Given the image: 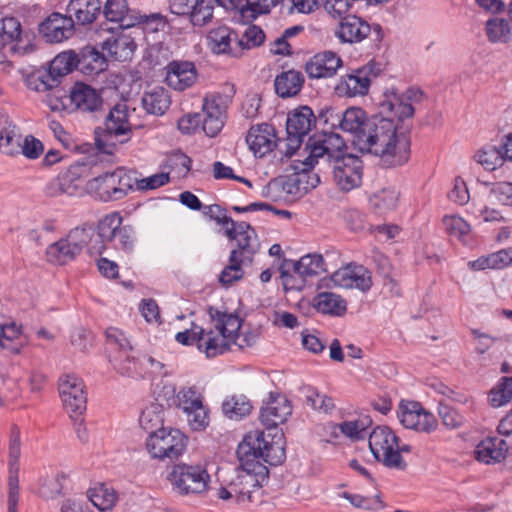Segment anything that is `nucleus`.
<instances>
[{"label": "nucleus", "mask_w": 512, "mask_h": 512, "mask_svg": "<svg viewBox=\"0 0 512 512\" xmlns=\"http://www.w3.org/2000/svg\"><path fill=\"white\" fill-rule=\"evenodd\" d=\"M326 114H330L332 118H335L341 130L354 134L355 145L358 136L364 130L366 121L370 118L367 117L366 112L359 107H351L346 109L343 113H337L335 115L334 110L330 109L326 111Z\"/></svg>", "instance_id": "obj_27"}, {"label": "nucleus", "mask_w": 512, "mask_h": 512, "mask_svg": "<svg viewBox=\"0 0 512 512\" xmlns=\"http://www.w3.org/2000/svg\"><path fill=\"white\" fill-rule=\"evenodd\" d=\"M164 408L159 403H151L145 407L139 417L140 426L148 431H155L163 428Z\"/></svg>", "instance_id": "obj_46"}, {"label": "nucleus", "mask_w": 512, "mask_h": 512, "mask_svg": "<svg viewBox=\"0 0 512 512\" xmlns=\"http://www.w3.org/2000/svg\"><path fill=\"white\" fill-rule=\"evenodd\" d=\"M136 25H141L145 30L156 32L165 27L166 21L164 17L159 13L147 15L136 12L133 27Z\"/></svg>", "instance_id": "obj_58"}, {"label": "nucleus", "mask_w": 512, "mask_h": 512, "mask_svg": "<svg viewBox=\"0 0 512 512\" xmlns=\"http://www.w3.org/2000/svg\"><path fill=\"white\" fill-rule=\"evenodd\" d=\"M474 159L487 171H494L505 162L502 149L493 145H486L479 149L475 153Z\"/></svg>", "instance_id": "obj_45"}, {"label": "nucleus", "mask_w": 512, "mask_h": 512, "mask_svg": "<svg viewBox=\"0 0 512 512\" xmlns=\"http://www.w3.org/2000/svg\"><path fill=\"white\" fill-rule=\"evenodd\" d=\"M371 32V26L355 15L343 17L335 31L336 37L341 43H359Z\"/></svg>", "instance_id": "obj_23"}, {"label": "nucleus", "mask_w": 512, "mask_h": 512, "mask_svg": "<svg viewBox=\"0 0 512 512\" xmlns=\"http://www.w3.org/2000/svg\"><path fill=\"white\" fill-rule=\"evenodd\" d=\"M21 135L13 120L0 114V152L13 156L20 153Z\"/></svg>", "instance_id": "obj_29"}, {"label": "nucleus", "mask_w": 512, "mask_h": 512, "mask_svg": "<svg viewBox=\"0 0 512 512\" xmlns=\"http://www.w3.org/2000/svg\"><path fill=\"white\" fill-rule=\"evenodd\" d=\"M425 94L418 88H409L400 94L395 88L386 89L378 103L382 114L394 115L398 121L412 118L414 115L413 103H420Z\"/></svg>", "instance_id": "obj_7"}, {"label": "nucleus", "mask_w": 512, "mask_h": 512, "mask_svg": "<svg viewBox=\"0 0 512 512\" xmlns=\"http://www.w3.org/2000/svg\"><path fill=\"white\" fill-rule=\"evenodd\" d=\"M237 456L241 467L226 486L219 488L217 495L222 500L234 499L237 504L247 506L260 500V488L267 480L266 468L259 464V459L274 466L285 460L283 433L250 431L238 445Z\"/></svg>", "instance_id": "obj_1"}, {"label": "nucleus", "mask_w": 512, "mask_h": 512, "mask_svg": "<svg viewBox=\"0 0 512 512\" xmlns=\"http://www.w3.org/2000/svg\"><path fill=\"white\" fill-rule=\"evenodd\" d=\"M75 32V21L71 15L51 13L39 25V33L48 43H61L71 38Z\"/></svg>", "instance_id": "obj_17"}, {"label": "nucleus", "mask_w": 512, "mask_h": 512, "mask_svg": "<svg viewBox=\"0 0 512 512\" xmlns=\"http://www.w3.org/2000/svg\"><path fill=\"white\" fill-rule=\"evenodd\" d=\"M341 58L332 51H324L314 55L305 65V71L310 78H329L336 74L341 67Z\"/></svg>", "instance_id": "obj_22"}, {"label": "nucleus", "mask_w": 512, "mask_h": 512, "mask_svg": "<svg viewBox=\"0 0 512 512\" xmlns=\"http://www.w3.org/2000/svg\"><path fill=\"white\" fill-rule=\"evenodd\" d=\"M259 241L255 230L246 222L238 223V237L236 239V248L231 252H236V259L243 263L251 264L254 255L259 249Z\"/></svg>", "instance_id": "obj_25"}, {"label": "nucleus", "mask_w": 512, "mask_h": 512, "mask_svg": "<svg viewBox=\"0 0 512 512\" xmlns=\"http://www.w3.org/2000/svg\"><path fill=\"white\" fill-rule=\"evenodd\" d=\"M165 69V81L174 90L183 91L191 87L196 81L197 72L192 62L172 61Z\"/></svg>", "instance_id": "obj_21"}, {"label": "nucleus", "mask_w": 512, "mask_h": 512, "mask_svg": "<svg viewBox=\"0 0 512 512\" xmlns=\"http://www.w3.org/2000/svg\"><path fill=\"white\" fill-rule=\"evenodd\" d=\"M252 407L250 400L243 394L228 396L222 403L223 414L236 421L249 415Z\"/></svg>", "instance_id": "obj_41"}, {"label": "nucleus", "mask_w": 512, "mask_h": 512, "mask_svg": "<svg viewBox=\"0 0 512 512\" xmlns=\"http://www.w3.org/2000/svg\"><path fill=\"white\" fill-rule=\"evenodd\" d=\"M305 150L309 152L307 160L315 163L323 160L330 164L335 159L346 155V144L339 134L323 132L309 137Z\"/></svg>", "instance_id": "obj_10"}, {"label": "nucleus", "mask_w": 512, "mask_h": 512, "mask_svg": "<svg viewBox=\"0 0 512 512\" xmlns=\"http://www.w3.org/2000/svg\"><path fill=\"white\" fill-rule=\"evenodd\" d=\"M369 448L375 459L386 467L405 470L407 467L403 457L399 454L398 438L386 426L374 428L369 436Z\"/></svg>", "instance_id": "obj_5"}, {"label": "nucleus", "mask_w": 512, "mask_h": 512, "mask_svg": "<svg viewBox=\"0 0 512 512\" xmlns=\"http://www.w3.org/2000/svg\"><path fill=\"white\" fill-rule=\"evenodd\" d=\"M59 176L63 195L79 196L83 193V188L79 184V180L76 177V172L73 168H70L67 172Z\"/></svg>", "instance_id": "obj_64"}, {"label": "nucleus", "mask_w": 512, "mask_h": 512, "mask_svg": "<svg viewBox=\"0 0 512 512\" xmlns=\"http://www.w3.org/2000/svg\"><path fill=\"white\" fill-rule=\"evenodd\" d=\"M177 342L183 345L197 344L200 351H204L208 358L215 357L226 352L232 342L221 334L215 335L212 330L205 332V330L192 324L190 329L178 332L175 336Z\"/></svg>", "instance_id": "obj_9"}, {"label": "nucleus", "mask_w": 512, "mask_h": 512, "mask_svg": "<svg viewBox=\"0 0 512 512\" xmlns=\"http://www.w3.org/2000/svg\"><path fill=\"white\" fill-rule=\"evenodd\" d=\"M280 276L285 290H301L305 286L306 279L297 275L292 269V260H284L280 268Z\"/></svg>", "instance_id": "obj_53"}, {"label": "nucleus", "mask_w": 512, "mask_h": 512, "mask_svg": "<svg viewBox=\"0 0 512 512\" xmlns=\"http://www.w3.org/2000/svg\"><path fill=\"white\" fill-rule=\"evenodd\" d=\"M315 164V162L307 160V157L303 161H294V173L292 175L296 178L303 195L317 187L320 183L319 175L312 171Z\"/></svg>", "instance_id": "obj_38"}, {"label": "nucleus", "mask_w": 512, "mask_h": 512, "mask_svg": "<svg viewBox=\"0 0 512 512\" xmlns=\"http://www.w3.org/2000/svg\"><path fill=\"white\" fill-rule=\"evenodd\" d=\"M331 281L341 288H357L367 291L372 285L370 272L362 265L348 264L331 275Z\"/></svg>", "instance_id": "obj_20"}, {"label": "nucleus", "mask_w": 512, "mask_h": 512, "mask_svg": "<svg viewBox=\"0 0 512 512\" xmlns=\"http://www.w3.org/2000/svg\"><path fill=\"white\" fill-rule=\"evenodd\" d=\"M235 33L228 27L221 26L213 29L208 34V40L211 50L214 53H228L230 51L231 36Z\"/></svg>", "instance_id": "obj_52"}, {"label": "nucleus", "mask_w": 512, "mask_h": 512, "mask_svg": "<svg viewBox=\"0 0 512 512\" xmlns=\"http://www.w3.org/2000/svg\"><path fill=\"white\" fill-rule=\"evenodd\" d=\"M128 117V107L125 103H118L110 109L104 127L95 131V144L100 151L111 154L112 147L107 143L109 138L130 132L131 125Z\"/></svg>", "instance_id": "obj_11"}, {"label": "nucleus", "mask_w": 512, "mask_h": 512, "mask_svg": "<svg viewBox=\"0 0 512 512\" xmlns=\"http://www.w3.org/2000/svg\"><path fill=\"white\" fill-rule=\"evenodd\" d=\"M372 420L366 416L353 421H344L338 424L336 427L339 428L341 433L351 439L364 438V432L371 425Z\"/></svg>", "instance_id": "obj_55"}, {"label": "nucleus", "mask_w": 512, "mask_h": 512, "mask_svg": "<svg viewBox=\"0 0 512 512\" xmlns=\"http://www.w3.org/2000/svg\"><path fill=\"white\" fill-rule=\"evenodd\" d=\"M51 90L52 92L49 93L45 99V102L50 110L54 112H72L70 104V93L67 94L64 89L58 88V86L53 87Z\"/></svg>", "instance_id": "obj_54"}, {"label": "nucleus", "mask_w": 512, "mask_h": 512, "mask_svg": "<svg viewBox=\"0 0 512 512\" xmlns=\"http://www.w3.org/2000/svg\"><path fill=\"white\" fill-rule=\"evenodd\" d=\"M76 395L70 398V404L63 402V406L71 419L77 420L86 411L87 397L84 390H77Z\"/></svg>", "instance_id": "obj_59"}, {"label": "nucleus", "mask_w": 512, "mask_h": 512, "mask_svg": "<svg viewBox=\"0 0 512 512\" xmlns=\"http://www.w3.org/2000/svg\"><path fill=\"white\" fill-rule=\"evenodd\" d=\"M293 272L305 279L327 271L325 260L321 254L311 253L292 261Z\"/></svg>", "instance_id": "obj_39"}, {"label": "nucleus", "mask_w": 512, "mask_h": 512, "mask_svg": "<svg viewBox=\"0 0 512 512\" xmlns=\"http://www.w3.org/2000/svg\"><path fill=\"white\" fill-rule=\"evenodd\" d=\"M187 438L178 429L161 428L149 432L146 449L151 457L159 460L178 458L186 448Z\"/></svg>", "instance_id": "obj_6"}, {"label": "nucleus", "mask_w": 512, "mask_h": 512, "mask_svg": "<svg viewBox=\"0 0 512 512\" xmlns=\"http://www.w3.org/2000/svg\"><path fill=\"white\" fill-rule=\"evenodd\" d=\"M170 105V97L163 87H154L142 96V106L149 114L162 115Z\"/></svg>", "instance_id": "obj_40"}, {"label": "nucleus", "mask_w": 512, "mask_h": 512, "mask_svg": "<svg viewBox=\"0 0 512 512\" xmlns=\"http://www.w3.org/2000/svg\"><path fill=\"white\" fill-rule=\"evenodd\" d=\"M512 399V376L511 377H502L500 378L497 385L491 389L488 401L489 404L498 408L503 405H506Z\"/></svg>", "instance_id": "obj_49"}, {"label": "nucleus", "mask_w": 512, "mask_h": 512, "mask_svg": "<svg viewBox=\"0 0 512 512\" xmlns=\"http://www.w3.org/2000/svg\"><path fill=\"white\" fill-rule=\"evenodd\" d=\"M512 263V248L482 256L469 263L473 270L501 269Z\"/></svg>", "instance_id": "obj_43"}, {"label": "nucleus", "mask_w": 512, "mask_h": 512, "mask_svg": "<svg viewBox=\"0 0 512 512\" xmlns=\"http://www.w3.org/2000/svg\"><path fill=\"white\" fill-rule=\"evenodd\" d=\"M486 34L492 43H507L511 39V28L507 20L492 18L486 23Z\"/></svg>", "instance_id": "obj_50"}, {"label": "nucleus", "mask_w": 512, "mask_h": 512, "mask_svg": "<svg viewBox=\"0 0 512 512\" xmlns=\"http://www.w3.org/2000/svg\"><path fill=\"white\" fill-rule=\"evenodd\" d=\"M77 69L76 53L73 51L58 54L50 64L49 71L42 79L43 89H52L59 85V78Z\"/></svg>", "instance_id": "obj_24"}, {"label": "nucleus", "mask_w": 512, "mask_h": 512, "mask_svg": "<svg viewBox=\"0 0 512 512\" xmlns=\"http://www.w3.org/2000/svg\"><path fill=\"white\" fill-rule=\"evenodd\" d=\"M77 390H84V384L81 379L74 375H67L65 378L60 379L59 393L62 402H68L70 404V398L72 395H76Z\"/></svg>", "instance_id": "obj_60"}, {"label": "nucleus", "mask_w": 512, "mask_h": 512, "mask_svg": "<svg viewBox=\"0 0 512 512\" xmlns=\"http://www.w3.org/2000/svg\"><path fill=\"white\" fill-rule=\"evenodd\" d=\"M292 413L291 402L279 393L271 392L260 410L259 419L268 429L284 423Z\"/></svg>", "instance_id": "obj_18"}, {"label": "nucleus", "mask_w": 512, "mask_h": 512, "mask_svg": "<svg viewBox=\"0 0 512 512\" xmlns=\"http://www.w3.org/2000/svg\"><path fill=\"white\" fill-rule=\"evenodd\" d=\"M167 479L179 495H200L208 489L210 475L202 465L178 463L172 467Z\"/></svg>", "instance_id": "obj_4"}, {"label": "nucleus", "mask_w": 512, "mask_h": 512, "mask_svg": "<svg viewBox=\"0 0 512 512\" xmlns=\"http://www.w3.org/2000/svg\"><path fill=\"white\" fill-rule=\"evenodd\" d=\"M81 252L75 243L65 236L47 247L46 255L49 262L64 265L73 261Z\"/></svg>", "instance_id": "obj_37"}, {"label": "nucleus", "mask_w": 512, "mask_h": 512, "mask_svg": "<svg viewBox=\"0 0 512 512\" xmlns=\"http://www.w3.org/2000/svg\"><path fill=\"white\" fill-rule=\"evenodd\" d=\"M244 263L236 259V252H231L229 257V265L226 266L220 274V282L223 285H230L234 281L243 277L242 265Z\"/></svg>", "instance_id": "obj_56"}, {"label": "nucleus", "mask_w": 512, "mask_h": 512, "mask_svg": "<svg viewBox=\"0 0 512 512\" xmlns=\"http://www.w3.org/2000/svg\"><path fill=\"white\" fill-rule=\"evenodd\" d=\"M20 42H22L20 22L14 17L0 19V50L12 43H15L12 50H16Z\"/></svg>", "instance_id": "obj_44"}, {"label": "nucleus", "mask_w": 512, "mask_h": 512, "mask_svg": "<svg viewBox=\"0 0 512 512\" xmlns=\"http://www.w3.org/2000/svg\"><path fill=\"white\" fill-rule=\"evenodd\" d=\"M394 115L379 113L366 121L364 130L356 140L362 153L379 157L383 167L391 168L405 164L410 157V142L398 133L399 123Z\"/></svg>", "instance_id": "obj_2"}, {"label": "nucleus", "mask_w": 512, "mask_h": 512, "mask_svg": "<svg viewBox=\"0 0 512 512\" xmlns=\"http://www.w3.org/2000/svg\"><path fill=\"white\" fill-rule=\"evenodd\" d=\"M507 451L508 446L504 439L489 437L477 445L474 453L478 461L490 464L504 459Z\"/></svg>", "instance_id": "obj_33"}, {"label": "nucleus", "mask_w": 512, "mask_h": 512, "mask_svg": "<svg viewBox=\"0 0 512 512\" xmlns=\"http://www.w3.org/2000/svg\"><path fill=\"white\" fill-rule=\"evenodd\" d=\"M281 141L283 139L276 138L275 128L267 123L252 126L246 136L249 148L258 157H263L277 145L284 144Z\"/></svg>", "instance_id": "obj_19"}, {"label": "nucleus", "mask_w": 512, "mask_h": 512, "mask_svg": "<svg viewBox=\"0 0 512 512\" xmlns=\"http://www.w3.org/2000/svg\"><path fill=\"white\" fill-rule=\"evenodd\" d=\"M114 368L122 376L134 378L141 375L138 363L126 353L120 354Z\"/></svg>", "instance_id": "obj_62"}, {"label": "nucleus", "mask_w": 512, "mask_h": 512, "mask_svg": "<svg viewBox=\"0 0 512 512\" xmlns=\"http://www.w3.org/2000/svg\"><path fill=\"white\" fill-rule=\"evenodd\" d=\"M231 97L219 93L206 96L203 101L202 129L209 137H215L223 128L226 110Z\"/></svg>", "instance_id": "obj_15"}, {"label": "nucleus", "mask_w": 512, "mask_h": 512, "mask_svg": "<svg viewBox=\"0 0 512 512\" xmlns=\"http://www.w3.org/2000/svg\"><path fill=\"white\" fill-rule=\"evenodd\" d=\"M176 405L182 409L193 430H203L209 423L203 397L195 387H183L176 395Z\"/></svg>", "instance_id": "obj_13"}, {"label": "nucleus", "mask_w": 512, "mask_h": 512, "mask_svg": "<svg viewBox=\"0 0 512 512\" xmlns=\"http://www.w3.org/2000/svg\"><path fill=\"white\" fill-rule=\"evenodd\" d=\"M102 98L96 89L83 83H76L70 91L72 111L94 112L102 106Z\"/></svg>", "instance_id": "obj_26"}, {"label": "nucleus", "mask_w": 512, "mask_h": 512, "mask_svg": "<svg viewBox=\"0 0 512 512\" xmlns=\"http://www.w3.org/2000/svg\"><path fill=\"white\" fill-rule=\"evenodd\" d=\"M336 186L345 192L358 188L362 183L363 163L357 156L346 154L330 162Z\"/></svg>", "instance_id": "obj_14"}, {"label": "nucleus", "mask_w": 512, "mask_h": 512, "mask_svg": "<svg viewBox=\"0 0 512 512\" xmlns=\"http://www.w3.org/2000/svg\"><path fill=\"white\" fill-rule=\"evenodd\" d=\"M398 418L405 428L419 432L430 433L438 426L435 416L423 409L420 403L414 401H401Z\"/></svg>", "instance_id": "obj_16"}, {"label": "nucleus", "mask_w": 512, "mask_h": 512, "mask_svg": "<svg viewBox=\"0 0 512 512\" xmlns=\"http://www.w3.org/2000/svg\"><path fill=\"white\" fill-rule=\"evenodd\" d=\"M380 72V65L370 61L366 65L342 76L335 90L340 96L355 97L366 95L372 80L377 78Z\"/></svg>", "instance_id": "obj_12"}, {"label": "nucleus", "mask_w": 512, "mask_h": 512, "mask_svg": "<svg viewBox=\"0 0 512 512\" xmlns=\"http://www.w3.org/2000/svg\"><path fill=\"white\" fill-rule=\"evenodd\" d=\"M316 123V117L308 106H300L288 113L286 121L287 137L283 139L286 156H291L300 147L303 138Z\"/></svg>", "instance_id": "obj_8"}, {"label": "nucleus", "mask_w": 512, "mask_h": 512, "mask_svg": "<svg viewBox=\"0 0 512 512\" xmlns=\"http://www.w3.org/2000/svg\"><path fill=\"white\" fill-rule=\"evenodd\" d=\"M399 200V193L394 188H383L369 198L370 207L377 214H386L394 210Z\"/></svg>", "instance_id": "obj_42"}, {"label": "nucleus", "mask_w": 512, "mask_h": 512, "mask_svg": "<svg viewBox=\"0 0 512 512\" xmlns=\"http://www.w3.org/2000/svg\"><path fill=\"white\" fill-rule=\"evenodd\" d=\"M443 224L448 234L459 239L468 235L470 232V225L459 216H445L443 218Z\"/></svg>", "instance_id": "obj_63"}, {"label": "nucleus", "mask_w": 512, "mask_h": 512, "mask_svg": "<svg viewBox=\"0 0 512 512\" xmlns=\"http://www.w3.org/2000/svg\"><path fill=\"white\" fill-rule=\"evenodd\" d=\"M94 236V229L91 225L83 224L81 226H77L69 231L66 237L69 241L75 243L77 248L82 253L84 248L88 247V244L91 242Z\"/></svg>", "instance_id": "obj_57"}, {"label": "nucleus", "mask_w": 512, "mask_h": 512, "mask_svg": "<svg viewBox=\"0 0 512 512\" xmlns=\"http://www.w3.org/2000/svg\"><path fill=\"white\" fill-rule=\"evenodd\" d=\"M208 313L214 321V327L217 332L225 336L232 343L236 342V338L239 335V330L242 325V321L238 315L221 312L213 307H209Z\"/></svg>", "instance_id": "obj_32"}, {"label": "nucleus", "mask_w": 512, "mask_h": 512, "mask_svg": "<svg viewBox=\"0 0 512 512\" xmlns=\"http://www.w3.org/2000/svg\"><path fill=\"white\" fill-rule=\"evenodd\" d=\"M122 222L123 218L117 212L110 213L102 218L97 225V235L100 238V244L89 247V254H102L106 249L105 243L116 240Z\"/></svg>", "instance_id": "obj_28"}, {"label": "nucleus", "mask_w": 512, "mask_h": 512, "mask_svg": "<svg viewBox=\"0 0 512 512\" xmlns=\"http://www.w3.org/2000/svg\"><path fill=\"white\" fill-rule=\"evenodd\" d=\"M216 0H195L189 14L190 21L194 26H203L211 21Z\"/></svg>", "instance_id": "obj_51"}, {"label": "nucleus", "mask_w": 512, "mask_h": 512, "mask_svg": "<svg viewBox=\"0 0 512 512\" xmlns=\"http://www.w3.org/2000/svg\"><path fill=\"white\" fill-rule=\"evenodd\" d=\"M136 48L134 40L127 35H110L103 43L102 50L116 61L130 59Z\"/></svg>", "instance_id": "obj_34"}, {"label": "nucleus", "mask_w": 512, "mask_h": 512, "mask_svg": "<svg viewBox=\"0 0 512 512\" xmlns=\"http://www.w3.org/2000/svg\"><path fill=\"white\" fill-rule=\"evenodd\" d=\"M21 330L16 323L0 325V346L13 354H19L23 347Z\"/></svg>", "instance_id": "obj_47"}, {"label": "nucleus", "mask_w": 512, "mask_h": 512, "mask_svg": "<svg viewBox=\"0 0 512 512\" xmlns=\"http://www.w3.org/2000/svg\"><path fill=\"white\" fill-rule=\"evenodd\" d=\"M438 414L443 425L448 429L460 428L465 421V418L458 411L442 402L439 404Z\"/></svg>", "instance_id": "obj_61"}, {"label": "nucleus", "mask_w": 512, "mask_h": 512, "mask_svg": "<svg viewBox=\"0 0 512 512\" xmlns=\"http://www.w3.org/2000/svg\"><path fill=\"white\" fill-rule=\"evenodd\" d=\"M77 69L84 74H98L106 69V56L96 47L87 45L76 53Z\"/></svg>", "instance_id": "obj_31"}, {"label": "nucleus", "mask_w": 512, "mask_h": 512, "mask_svg": "<svg viewBox=\"0 0 512 512\" xmlns=\"http://www.w3.org/2000/svg\"><path fill=\"white\" fill-rule=\"evenodd\" d=\"M134 172L117 168L87 182V191L97 199L107 202L124 198L135 186Z\"/></svg>", "instance_id": "obj_3"}, {"label": "nucleus", "mask_w": 512, "mask_h": 512, "mask_svg": "<svg viewBox=\"0 0 512 512\" xmlns=\"http://www.w3.org/2000/svg\"><path fill=\"white\" fill-rule=\"evenodd\" d=\"M101 12L108 21L118 22L122 28H130L133 27L137 11L130 10L126 0H107Z\"/></svg>", "instance_id": "obj_36"}, {"label": "nucleus", "mask_w": 512, "mask_h": 512, "mask_svg": "<svg viewBox=\"0 0 512 512\" xmlns=\"http://www.w3.org/2000/svg\"><path fill=\"white\" fill-rule=\"evenodd\" d=\"M101 11V0H70L67 6L69 15L74 16L75 23L82 26L93 23Z\"/></svg>", "instance_id": "obj_30"}, {"label": "nucleus", "mask_w": 512, "mask_h": 512, "mask_svg": "<svg viewBox=\"0 0 512 512\" xmlns=\"http://www.w3.org/2000/svg\"><path fill=\"white\" fill-rule=\"evenodd\" d=\"M304 81V75L300 71H283L275 78V92L281 98L296 96L301 91Z\"/></svg>", "instance_id": "obj_35"}, {"label": "nucleus", "mask_w": 512, "mask_h": 512, "mask_svg": "<svg viewBox=\"0 0 512 512\" xmlns=\"http://www.w3.org/2000/svg\"><path fill=\"white\" fill-rule=\"evenodd\" d=\"M315 300L318 311L322 313L341 315L346 311V302L335 293L321 292Z\"/></svg>", "instance_id": "obj_48"}]
</instances>
